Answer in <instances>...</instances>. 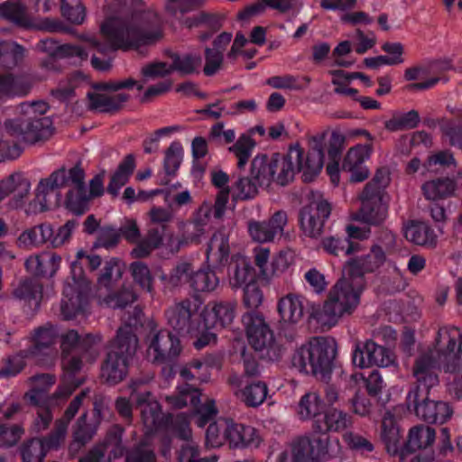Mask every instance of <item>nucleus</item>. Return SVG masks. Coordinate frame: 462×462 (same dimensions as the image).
Masks as SVG:
<instances>
[{
    "label": "nucleus",
    "instance_id": "nucleus-57",
    "mask_svg": "<svg viewBox=\"0 0 462 462\" xmlns=\"http://www.w3.org/2000/svg\"><path fill=\"white\" fill-rule=\"evenodd\" d=\"M47 452L40 439H31L21 448L23 462H42Z\"/></svg>",
    "mask_w": 462,
    "mask_h": 462
},
{
    "label": "nucleus",
    "instance_id": "nucleus-51",
    "mask_svg": "<svg viewBox=\"0 0 462 462\" xmlns=\"http://www.w3.org/2000/svg\"><path fill=\"white\" fill-rule=\"evenodd\" d=\"M184 150L179 141L172 142L165 152L163 169L169 177H174L181 164Z\"/></svg>",
    "mask_w": 462,
    "mask_h": 462
},
{
    "label": "nucleus",
    "instance_id": "nucleus-46",
    "mask_svg": "<svg viewBox=\"0 0 462 462\" xmlns=\"http://www.w3.org/2000/svg\"><path fill=\"white\" fill-rule=\"evenodd\" d=\"M456 188L454 180L449 178H439L422 185V191L427 199L437 200L450 196Z\"/></svg>",
    "mask_w": 462,
    "mask_h": 462
},
{
    "label": "nucleus",
    "instance_id": "nucleus-19",
    "mask_svg": "<svg viewBox=\"0 0 462 462\" xmlns=\"http://www.w3.org/2000/svg\"><path fill=\"white\" fill-rule=\"evenodd\" d=\"M131 399L140 408L142 420L146 428L161 430L173 424V416L171 414H162L159 402L153 400L150 392L133 393Z\"/></svg>",
    "mask_w": 462,
    "mask_h": 462
},
{
    "label": "nucleus",
    "instance_id": "nucleus-63",
    "mask_svg": "<svg viewBox=\"0 0 462 462\" xmlns=\"http://www.w3.org/2000/svg\"><path fill=\"white\" fill-rule=\"evenodd\" d=\"M244 291V304L248 309L258 308L263 299V291H261L257 279L255 282H249V284L243 287Z\"/></svg>",
    "mask_w": 462,
    "mask_h": 462
},
{
    "label": "nucleus",
    "instance_id": "nucleus-39",
    "mask_svg": "<svg viewBox=\"0 0 462 462\" xmlns=\"http://www.w3.org/2000/svg\"><path fill=\"white\" fill-rule=\"evenodd\" d=\"M55 337L56 332L51 325L39 327L32 336L31 346L25 349L32 357L46 354L54 344Z\"/></svg>",
    "mask_w": 462,
    "mask_h": 462
},
{
    "label": "nucleus",
    "instance_id": "nucleus-4",
    "mask_svg": "<svg viewBox=\"0 0 462 462\" xmlns=\"http://www.w3.org/2000/svg\"><path fill=\"white\" fill-rule=\"evenodd\" d=\"M436 366L437 361L430 355L417 358L413 367L416 383L410 387L406 404L424 421L443 424L451 418L453 410L448 402L430 399L431 389L439 383Z\"/></svg>",
    "mask_w": 462,
    "mask_h": 462
},
{
    "label": "nucleus",
    "instance_id": "nucleus-55",
    "mask_svg": "<svg viewBox=\"0 0 462 462\" xmlns=\"http://www.w3.org/2000/svg\"><path fill=\"white\" fill-rule=\"evenodd\" d=\"M171 58L172 60V64L170 67L171 71L177 70L183 75L194 73L201 62L200 57L192 54L180 57L177 53H172Z\"/></svg>",
    "mask_w": 462,
    "mask_h": 462
},
{
    "label": "nucleus",
    "instance_id": "nucleus-31",
    "mask_svg": "<svg viewBox=\"0 0 462 462\" xmlns=\"http://www.w3.org/2000/svg\"><path fill=\"white\" fill-rule=\"evenodd\" d=\"M212 215V204L203 202L194 213L192 220L185 227L186 239L191 243H200Z\"/></svg>",
    "mask_w": 462,
    "mask_h": 462
},
{
    "label": "nucleus",
    "instance_id": "nucleus-20",
    "mask_svg": "<svg viewBox=\"0 0 462 462\" xmlns=\"http://www.w3.org/2000/svg\"><path fill=\"white\" fill-rule=\"evenodd\" d=\"M330 214L331 206L324 199L314 200L304 206L299 214V222L304 234L310 237L320 236Z\"/></svg>",
    "mask_w": 462,
    "mask_h": 462
},
{
    "label": "nucleus",
    "instance_id": "nucleus-64",
    "mask_svg": "<svg viewBox=\"0 0 462 462\" xmlns=\"http://www.w3.org/2000/svg\"><path fill=\"white\" fill-rule=\"evenodd\" d=\"M344 440L349 448L361 454L369 453L374 450L373 443L357 433L346 432L344 435Z\"/></svg>",
    "mask_w": 462,
    "mask_h": 462
},
{
    "label": "nucleus",
    "instance_id": "nucleus-44",
    "mask_svg": "<svg viewBox=\"0 0 462 462\" xmlns=\"http://www.w3.org/2000/svg\"><path fill=\"white\" fill-rule=\"evenodd\" d=\"M24 57V48L14 42H0V66L10 70L19 65Z\"/></svg>",
    "mask_w": 462,
    "mask_h": 462
},
{
    "label": "nucleus",
    "instance_id": "nucleus-16",
    "mask_svg": "<svg viewBox=\"0 0 462 462\" xmlns=\"http://www.w3.org/2000/svg\"><path fill=\"white\" fill-rule=\"evenodd\" d=\"M199 304L185 300L171 307L165 312L169 326L179 335L191 334L202 328Z\"/></svg>",
    "mask_w": 462,
    "mask_h": 462
},
{
    "label": "nucleus",
    "instance_id": "nucleus-48",
    "mask_svg": "<svg viewBox=\"0 0 462 462\" xmlns=\"http://www.w3.org/2000/svg\"><path fill=\"white\" fill-rule=\"evenodd\" d=\"M32 357L26 349L8 356L0 367V379H9L18 375L26 366V359Z\"/></svg>",
    "mask_w": 462,
    "mask_h": 462
},
{
    "label": "nucleus",
    "instance_id": "nucleus-33",
    "mask_svg": "<svg viewBox=\"0 0 462 462\" xmlns=\"http://www.w3.org/2000/svg\"><path fill=\"white\" fill-rule=\"evenodd\" d=\"M320 420L312 424V429L317 431H340L351 424V416L343 411L335 408L324 410Z\"/></svg>",
    "mask_w": 462,
    "mask_h": 462
},
{
    "label": "nucleus",
    "instance_id": "nucleus-43",
    "mask_svg": "<svg viewBox=\"0 0 462 462\" xmlns=\"http://www.w3.org/2000/svg\"><path fill=\"white\" fill-rule=\"evenodd\" d=\"M266 7L286 13L292 8V5L291 0H258L239 12L237 17L241 21H246L252 16L263 13Z\"/></svg>",
    "mask_w": 462,
    "mask_h": 462
},
{
    "label": "nucleus",
    "instance_id": "nucleus-38",
    "mask_svg": "<svg viewBox=\"0 0 462 462\" xmlns=\"http://www.w3.org/2000/svg\"><path fill=\"white\" fill-rule=\"evenodd\" d=\"M0 17L22 28H29L32 25L23 0H6L1 3Z\"/></svg>",
    "mask_w": 462,
    "mask_h": 462
},
{
    "label": "nucleus",
    "instance_id": "nucleus-6",
    "mask_svg": "<svg viewBox=\"0 0 462 462\" xmlns=\"http://www.w3.org/2000/svg\"><path fill=\"white\" fill-rule=\"evenodd\" d=\"M230 231L223 226L211 236L206 251L207 261L214 269L227 267L229 283L232 288H243L257 279L254 267L240 254L230 257Z\"/></svg>",
    "mask_w": 462,
    "mask_h": 462
},
{
    "label": "nucleus",
    "instance_id": "nucleus-3",
    "mask_svg": "<svg viewBox=\"0 0 462 462\" xmlns=\"http://www.w3.org/2000/svg\"><path fill=\"white\" fill-rule=\"evenodd\" d=\"M384 253L379 249L363 257L352 259L346 267V275L331 288L324 302L319 320L329 328L335 326L345 314H351L360 301L365 288V273L375 272L384 262Z\"/></svg>",
    "mask_w": 462,
    "mask_h": 462
},
{
    "label": "nucleus",
    "instance_id": "nucleus-32",
    "mask_svg": "<svg viewBox=\"0 0 462 462\" xmlns=\"http://www.w3.org/2000/svg\"><path fill=\"white\" fill-rule=\"evenodd\" d=\"M313 432L310 438L313 449L312 459L327 460L336 457L340 450V444L337 438H331L327 431Z\"/></svg>",
    "mask_w": 462,
    "mask_h": 462
},
{
    "label": "nucleus",
    "instance_id": "nucleus-8",
    "mask_svg": "<svg viewBox=\"0 0 462 462\" xmlns=\"http://www.w3.org/2000/svg\"><path fill=\"white\" fill-rule=\"evenodd\" d=\"M137 345V337L130 326L117 329L101 365L100 376L105 383L116 385L126 377L129 361L134 356Z\"/></svg>",
    "mask_w": 462,
    "mask_h": 462
},
{
    "label": "nucleus",
    "instance_id": "nucleus-5",
    "mask_svg": "<svg viewBox=\"0 0 462 462\" xmlns=\"http://www.w3.org/2000/svg\"><path fill=\"white\" fill-rule=\"evenodd\" d=\"M73 185L65 196L66 208L77 216L85 214L90 208V198L85 183V171L80 163L67 170L64 166L54 171L49 177L42 179L35 189V200L40 211L48 209V196L62 188Z\"/></svg>",
    "mask_w": 462,
    "mask_h": 462
},
{
    "label": "nucleus",
    "instance_id": "nucleus-53",
    "mask_svg": "<svg viewBox=\"0 0 462 462\" xmlns=\"http://www.w3.org/2000/svg\"><path fill=\"white\" fill-rule=\"evenodd\" d=\"M61 15L69 22L80 24L84 22L86 11L80 0H60Z\"/></svg>",
    "mask_w": 462,
    "mask_h": 462
},
{
    "label": "nucleus",
    "instance_id": "nucleus-58",
    "mask_svg": "<svg viewBox=\"0 0 462 462\" xmlns=\"http://www.w3.org/2000/svg\"><path fill=\"white\" fill-rule=\"evenodd\" d=\"M180 374L185 381L198 378L201 382H208L210 377L208 371L205 370L203 358L191 360L186 366L180 369Z\"/></svg>",
    "mask_w": 462,
    "mask_h": 462
},
{
    "label": "nucleus",
    "instance_id": "nucleus-25",
    "mask_svg": "<svg viewBox=\"0 0 462 462\" xmlns=\"http://www.w3.org/2000/svg\"><path fill=\"white\" fill-rule=\"evenodd\" d=\"M167 402L175 409H181L188 406V404H190L198 413H204L212 420L217 412L213 402L201 406L199 390L194 385L189 383H186L181 387L177 395L168 396Z\"/></svg>",
    "mask_w": 462,
    "mask_h": 462
},
{
    "label": "nucleus",
    "instance_id": "nucleus-2",
    "mask_svg": "<svg viewBox=\"0 0 462 462\" xmlns=\"http://www.w3.org/2000/svg\"><path fill=\"white\" fill-rule=\"evenodd\" d=\"M100 32L109 43L103 42L97 34L84 33L81 40L104 55L91 57L92 67L98 71H107L112 60L106 57L110 51L138 50L153 45L163 37V24L160 15L151 10H130L107 17Z\"/></svg>",
    "mask_w": 462,
    "mask_h": 462
},
{
    "label": "nucleus",
    "instance_id": "nucleus-15",
    "mask_svg": "<svg viewBox=\"0 0 462 462\" xmlns=\"http://www.w3.org/2000/svg\"><path fill=\"white\" fill-rule=\"evenodd\" d=\"M148 340L147 355L153 364L170 365L182 350L180 337L168 329L151 331Z\"/></svg>",
    "mask_w": 462,
    "mask_h": 462
},
{
    "label": "nucleus",
    "instance_id": "nucleus-27",
    "mask_svg": "<svg viewBox=\"0 0 462 462\" xmlns=\"http://www.w3.org/2000/svg\"><path fill=\"white\" fill-rule=\"evenodd\" d=\"M327 133L323 144L324 152L327 151L330 162L327 165V173L331 181L337 185L339 182V162L341 159L345 137L337 131H325ZM325 158L323 159V161Z\"/></svg>",
    "mask_w": 462,
    "mask_h": 462
},
{
    "label": "nucleus",
    "instance_id": "nucleus-30",
    "mask_svg": "<svg viewBox=\"0 0 462 462\" xmlns=\"http://www.w3.org/2000/svg\"><path fill=\"white\" fill-rule=\"evenodd\" d=\"M436 439V431L433 428L418 424L409 430L407 439L403 442L406 457L417 450L427 449L432 447Z\"/></svg>",
    "mask_w": 462,
    "mask_h": 462
},
{
    "label": "nucleus",
    "instance_id": "nucleus-14",
    "mask_svg": "<svg viewBox=\"0 0 462 462\" xmlns=\"http://www.w3.org/2000/svg\"><path fill=\"white\" fill-rule=\"evenodd\" d=\"M303 301L301 296L288 294L278 302L277 310L281 317L279 336L288 342H292L298 337L304 315Z\"/></svg>",
    "mask_w": 462,
    "mask_h": 462
},
{
    "label": "nucleus",
    "instance_id": "nucleus-35",
    "mask_svg": "<svg viewBox=\"0 0 462 462\" xmlns=\"http://www.w3.org/2000/svg\"><path fill=\"white\" fill-rule=\"evenodd\" d=\"M14 294L17 299L24 301L25 308L34 312L40 308L42 286L33 279H26L20 282Z\"/></svg>",
    "mask_w": 462,
    "mask_h": 462
},
{
    "label": "nucleus",
    "instance_id": "nucleus-7",
    "mask_svg": "<svg viewBox=\"0 0 462 462\" xmlns=\"http://www.w3.org/2000/svg\"><path fill=\"white\" fill-rule=\"evenodd\" d=\"M336 355L333 338L316 337L295 350L291 364L300 373L326 382L330 379Z\"/></svg>",
    "mask_w": 462,
    "mask_h": 462
},
{
    "label": "nucleus",
    "instance_id": "nucleus-18",
    "mask_svg": "<svg viewBox=\"0 0 462 462\" xmlns=\"http://www.w3.org/2000/svg\"><path fill=\"white\" fill-rule=\"evenodd\" d=\"M352 362L360 368L387 367L394 364L393 353L373 340L358 342L352 352Z\"/></svg>",
    "mask_w": 462,
    "mask_h": 462
},
{
    "label": "nucleus",
    "instance_id": "nucleus-28",
    "mask_svg": "<svg viewBox=\"0 0 462 462\" xmlns=\"http://www.w3.org/2000/svg\"><path fill=\"white\" fill-rule=\"evenodd\" d=\"M88 109L89 111L116 114L120 111L125 102L130 99V95L118 93L114 96L99 93V91H89L87 94Z\"/></svg>",
    "mask_w": 462,
    "mask_h": 462
},
{
    "label": "nucleus",
    "instance_id": "nucleus-47",
    "mask_svg": "<svg viewBox=\"0 0 462 462\" xmlns=\"http://www.w3.org/2000/svg\"><path fill=\"white\" fill-rule=\"evenodd\" d=\"M324 410L325 405L320 397L316 393H308L301 397L298 412L301 419H313V423H316Z\"/></svg>",
    "mask_w": 462,
    "mask_h": 462
},
{
    "label": "nucleus",
    "instance_id": "nucleus-34",
    "mask_svg": "<svg viewBox=\"0 0 462 462\" xmlns=\"http://www.w3.org/2000/svg\"><path fill=\"white\" fill-rule=\"evenodd\" d=\"M100 411L96 407L93 410L92 417L88 419V413H83L77 420L73 430L74 440L80 445H85L97 433L100 424Z\"/></svg>",
    "mask_w": 462,
    "mask_h": 462
},
{
    "label": "nucleus",
    "instance_id": "nucleus-61",
    "mask_svg": "<svg viewBox=\"0 0 462 462\" xmlns=\"http://www.w3.org/2000/svg\"><path fill=\"white\" fill-rule=\"evenodd\" d=\"M120 239V233L117 227L113 225H105L98 230L95 246L110 249L116 246Z\"/></svg>",
    "mask_w": 462,
    "mask_h": 462
},
{
    "label": "nucleus",
    "instance_id": "nucleus-36",
    "mask_svg": "<svg viewBox=\"0 0 462 462\" xmlns=\"http://www.w3.org/2000/svg\"><path fill=\"white\" fill-rule=\"evenodd\" d=\"M408 241L422 246L432 247L436 245L437 236L429 224L421 221H411L404 231Z\"/></svg>",
    "mask_w": 462,
    "mask_h": 462
},
{
    "label": "nucleus",
    "instance_id": "nucleus-21",
    "mask_svg": "<svg viewBox=\"0 0 462 462\" xmlns=\"http://www.w3.org/2000/svg\"><path fill=\"white\" fill-rule=\"evenodd\" d=\"M223 438L230 448H258L262 441L256 429L233 420L224 421Z\"/></svg>",
    "mask_w": 462,
    "mask_h": 462
},
{
    "label": "nucleus",
    "instance_id": "nucleus-41",
    "mask_svg": "<svg viewBox=\"0 0 462 462\" xmlns=\"http://www.w3.org/2000/svg\"><path fill=\"white\" fill-rule=\"evenodd\" d=\"M51 234L52 226L50 223H42L24 230L19 236L18 242L25 247L39 246L46 243L51 245Z\"/></svg>",
    "mask_w": 462,
    "mask_h": 462
},
{
    "label": "nucleus",
    "instance_id": "nucleus-11",
    "mask_svg": "<svg viewBox=\"0 0 462 462\" xmlns=\"http://www.w3.org/2000/svg\"><path fill=\"white\" fill-rule=\"evenodd\" d=\"M82 273L81 266L73 263L71 265L72 282H66L62 291L60 310L64 319H72L80 314H85L88 310L91 286Z\"/></svg>",
    "mask_w": 462,
    "mask_h": 462
},
{
    "label": "nucleus",
    "instance_id": "nucleus-40",
    "mask_svg": "<svg viewBox=\"0 0 462 462\" xmlns=\"http://www.w3.org/2000/svg\"><path fill=\"white\" fill-rule=\"evenodd\" d=\"M320 247L334 256L350 255L359 250V243L340 236H328L321 239Z\"/></svg>",
    "mask_w": 462,
    "mask_h": 462
},
{
    "label": "nucleus",
    "instance_id": "nucleus-52",
    "mask_svg": "<svg viewBox=\"0 0 462 462\" xmlns=\"http://www.w3.org/2000/svg\"><path fill=\"white\" fill-rule=\"evenodd\" d=\"M267 394V384L262 381H252L243 390L244 402L250 407H257L262 404Z\"/></svg>",
    "mask_w": 462,
    "mask_h": 462
},
{
    "label": "nucleus",
    "instance_id": "nucleus-17",
    "mask_svg": "<svg viewBox=\"0 0 462 462\" xmlns=\"http://www.w3.org/2000/svg\"><path fill=\"white\" fill-rule=\"evenodd\" d=\"M380 182L379 172H376L372 182H369L364 188L361 195V208L359 217L365 223L370 225H380L386 217V207L382 201L377 183Z\"/></svg>",
    "mask_w": 462,
    "mask_h": 462
},
{
    "label": "nucleus",
    "instance_id": "nucleus-22",
    "mask_svg": "<svg viewBox=\"0 0 462 462\" xmlns=\"http://www.w3.org/2000/svg\"><path fill=\"white\" fill-rule=\"evenodd\" d=\"M236 302L234 300H217L208 304L201 311L202 328H224L231 325L236 317Z\"/></svg>",
    "mask_w": 462,
    "mask_h": 462
},
{
    "label": "nucleus",
    "instance_id": "nucleus-23",
    "mask_svg": "<svg viewBox=\"0 0 462 462\" xmlns=\"http://www.w3.org/2000/svg\"><path fill=\"white\" fill-rule=\"evenodd\" d=\"M288 221L287 213L283 210L276 211L266 221H250L248 232L254 241L267 243L281 237L284 226Z\"/></svg>",
    "mask_w": 462,
    "mask_h": 462
},
{
    "label": "nucleus",
    "instance_id": "nucleus-24",
    "mask_svg": "<svg viewBox=\"0 0 462 462\" xmlns=\"http://www.w3.org/2000/svg\"><path fill=\"white\" fill-rule=\"evenodd\" d=\"M372 152L370 144H357L348 150L343 163L342 170L350 173L351 182H362L369 176L368 169L364 165Z\"/></svg>",
    "mask_w": 462,
    "mask_h": 462
},
{
    "label": "nucleus",
    "instance_id": "nucleus-10",
    "mask_svg": "<svg viewBox=\"0 0 462 462\" xmlns=\"http://www.w3.org/2000/svg\"><path fill=\"white\" fill-rule=\"evenodd\" d=\"M123 268L117 259L106 261L102 273L97 279V296L107 307L124 309L136 300V294L132 289L122 287Z\"/></svg>",
    "mask_w": 462,
    "mask_h": 462
},
{
    "label": "nucleus",
    "instance_id": "nucleus-59",
    "mask_svg": "<svg viewBox=\"0 0 462 462\" xmlns=\"http://www.w3.org/2000/svg\"><path fill=\"white\" fill-rule=\"evenodd\" d=\"M125 462H157L152 448L144 441L134 445L125 454Z\"/></svg>",
    "mask_w": 462,
    "mask_h": 462
},
{
    "label": "nucleus",
    "instance_id": "nucleus-13",
    "mask_svg": "<svg viewBox=\"0 0 462 462\" xmlns=\"http://www.w3.org/2000/svg\"><path fill=\"white\" fill-rule=\"evenodd\" d=\"M248 342L259 359L273 361L280 356L273 332L259 313L247 311L242 317Z\"/></svg>",
    "mask_w": 462,
    "mask_h": 462
},
{
    "label": "nucleus",
    "instance_id": "nucleus-26",
    "mask_svg": "<svg viewBox=\"0 0 462 462\" xmlns=\"http://www.w3.org/2000/svg\"><path fill=\"white\" fill-rule=\"evenodd\" d=\"M381 439L386 452L393 457H398L401 462L406 459L403 449L402 435L397 421L393 415L384 416L382 421Z\"/></svg>",
    "mask_w": 462,
    "mask_h": 462
},
{
    "label": "nucleus",
    "instance_id": "nucleus-60",
    "mask_svg": "<svg viewBox=\"0 0 462 462\" xmlns=\"http://www.w3.org/2000/svg\"><path fill=\"white\" fill-rule=\"evenodd\" d=\"M309 437H300L292 442V462H310L312 459L313 449Z\"/></svg>",
    "mask_w": 462,
    "mask_h": 462
},
{
    "label": "nucleus",
    "instance_id": "nucleus-12",
    "mask_svg": "<svg viewBox=\"0 0 462 462\" xmlns=\"http://www.w3.org/2000/svg\"><path fill=\"white\" fill-rule=\"evenodd\" d=\"M101 337L93 334L81 337L75 329H69L61 336V363L63 369L70 374L79 372L84 358L92 356L93 347Z\"/></svg>",
    "mask_w": 462,
    "mask_h": 462
},
{
    "label": "nucleus",
    "instance_id": "nucleus-62",
    "mask_svg": "<svg viewBox=\"0 0 462 462\" xmlns=\"http://www.w3.org/2000/svg\"><path fill=\"white\" fill-rule=\"evenodd\" d=\"M79 226V222L76 219L68 220L63 226H59L57 230L52 227V234L51 236V245L52 247H59L68 242L75 230Z\"/></svg>",
    "mask_w": 462,
    "mask_h": 462
},
{
    "label": "nucleus",
    "instance_id": "nucleus-37",
    "mask_svg": "<svg viewBox=\"0 0 462 462\" xmlns=\"http://www.w3.org/2000/svg\"><path fill=\"white\" fill-rule=\"evenodd\" d=\"M71 393L69 388L60 386L52 396H48L46 389L33 387L24 394V399L38 410L43 406L54 405L58 400H66Z\"/></svg>",
    "mask_w": 462,
    "mask_h": 462
},
{
    "label": "nucleus",
    "instance_id": "nucleus-42",
    "mask_svg": "<svg viewBox=\"0 0 462 462\" xmlns=\"http://www.w3.org/2000/svg\"><path fill=\"white\" fill-rule=\"evenodd\" d=\"M420 122V116L417 110H410L406 113L394 112L393 116L384 122V128L392 133L408 131L416 128Z\"/></svg>",
    "mask_w": 462,
    "mask_h": 462
},
{
    "label": "nucleus",
    "instance_id": "nucleus-49",
    "mask_svg": "<svg viewBox=\"0 0 462 462\" xmlns=\"http://www.w3.org/2000/svg\"><path fill=\"white\" fill-rule=\"evenodd\" d=\"M191 274L192 265L189 263H180L171 269L170 273H161L159 279L165 288L171 290L182 283L189 284Z\"/></svg>",
    "mask_w": 462,
    "mask_h": 462
},
{
    "label": "nucleus",
    "instance_id": "nucleus-45",
    "mask_svg": "<svg viewBox=\"0 0 462 462\" xmlns=\"http://www.w3.org/2000/svg\"><path fill=\"white\" fill-rule=\"evenodd\" d=\"M123 433L124 428L116 424L107 430L105 439L97 444V446H103L106 453L111 448L108 460L121 457L124 455L125 448L122 442Z\"/></svg>",
    "mask_w": 462,
    "mask_h": 462
},
{
    "label": "nucleus",
    "instance_id": "nucleus-50",
    "mask_svg": "<svg viewBox=\"0 0 462 462\" xmlns=\"http://www.w3.org/2000/svg\"><path fill=\"white\" fill-rule=\"evenodd\" d=\"M219 283L216 273L211 269H200L197 272L192 270L189 278V286L195 291L209 292L214 291Z\"/></svg>",
    "mask_w": 462,
    "mask_h": 462
},
{
    "label": "nucleus",
    "instance_id": "nucleus-9",
    "mask_svg": "<svg viewBox=\"0 0 462 462\" xmlns=\"http://www.w3.org/2000/svg\"><path fill=\"white\" fill-rule=\"evenodd\" d=\"M48 107L43 101L23 104L22 111L27 116L6 120L5 128L7 134L30 144L48 139L52 134V122L49 117L42 116Z\"/></svg>",
    "mask_w": 462,
    "mask_h": 462
},
{
    "label": "nucleus",
    "instance_id": "nucleus-1",
    "mask_svg": "<svg viewBox=\"0 0 462 462\" xmlns=\"http://www.w3.org/2000/svg\"><path fill=\"white\" fill-rule=\"evenodd\" d=\"M326 132L313 135L309 140V152L299 145H291L287 154H258L251 162L250 177L239 176L233 184L234 197L245 200L258 193V187H269L274 181L287 185L296 171L302 172L304 182H310L323 168Z\"/></svg>",
    "mask_w": 462,
    "mask_h": 462
},
{
    "label": "nucleus",
    "instance_id": "nucleus-56",
    "mask_svg": "<svg viewBox=\"0 0 462 462\" xmlns=\"http://www.w3.org/2000/svg\"><path fill=\"white\" fill-rule=\"evenodd\" d=\"M68 427L65 422L56 420L53 430L45 437L40 439L43 443L46 452L50 450H57L64 442Z\"/></svg>",
    "mask_w": 462,
    "mask_h": 462
},
{
    "label": "nucleus",
    "instance_id": "nucleus-54",
    "mask_svg": "<svg viewBox=\"0 0 462 462\" xmlns=\"http://www.w3.org/2000/svg\"><path fill=\"white\" fill-rule=\"evenodd\" d=\"M129 270L136 284L149 292L152 291L153 278L149 267L144 263L141 261L133 262Z\"/></svg>",
    "mask_w": 462,
    "mask_h": 462
},
{
    "label": "nucleus",
    "instance_id": "nucleus-29",
    "mask_svg": "<svg viewBox=\"0 0 462 462\" xmlns=\"http://www.w3.org/2000/svg\"><path fill=\"white\" fill-rule=\"evenodd\" d=\"M36 49L47 53L52 59L79 58V60H88V53L79 45L65 43L60 44L52 38H44L36 44Z\"/></svg>",
    "mask_w": 462,
    "mask_h": 462
}]
</instances>
